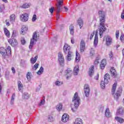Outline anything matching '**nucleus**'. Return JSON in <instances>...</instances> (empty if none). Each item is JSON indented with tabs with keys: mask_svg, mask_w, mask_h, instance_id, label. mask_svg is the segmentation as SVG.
Returning a JSON list of instances; mask_svg holds the SVG:
<instances>
[{
	"mask_svg": "<svg viewBox=\"0 0 124 124\" xmlns=\"http://www.w3.org/2000/svg\"><path fill=\"white\" fill-rule=\"evenodd\" d=\"M21 43L22 45H25V44H26V40L25 39V38H21Z\"/></svg>",
	"mask_w": 124,
	"mask_h": 124,
	"instance_id": "nucleus-44",
	"label": "nucleus"
},
{
	"mask_svg": "<svg viewBox=\"0 0 124 124\" xmlns=\"http://www.w3.org/2000/svg\"><path fill=\"white\" fill-rule=\"evenodd\" d=\"M10 21H14L15 20V15L13 14L10 16Z\"/></svg>",
	"mask_w": 124,
	"mask_h": 124,
	"instance_id": "nucleus-43",
	"label": "nucleus"
},
{
	"mask_svg": "<svg viewBox=\"0 0 124 124\" xmlns=\"http://www.w3.org/2000/svg\"><path fill=\"white\" fill-rule=\"evenodd\" d=\"M78 23L80 29H82L83 25V20H82L81 18H79L78 20Z\"/></svg>",
	"mask_w": 124,
	"mask_h": 124,
	"instance_id": "nucleus-27",
	"label": "nucleus"
},
{
	"mask_svg": "<svg viewBox=\"0 0 124 124\" xmlns=\"http://www.w3.org/2000/svg\"><path fill=\"white\" fill-rule=\"evenodd\" d=\"M63 8L65 9V11H68V8L66 7H63Z\"/></svg>",
	"mask_w": 124,
	"mask_h": 124,
	"instance_id": "nucleus-62",
	"label": "nucleus"
},
{
	"mask_svg": "<svg viewBox=\"0 0 124 124\" xmlns=\"http://www.w3.org/2000/svg\"><path fill=\"white\" fill-rule=\"evenodd\" d=\"M57 0L58 3L56 4L55 10L57 12L56 19L58 20L60 19V12H62V9H63V1L62 0Z\"/></svg>",
	"mask_w": 124,
	"mask_h": 124,
	"instance_id": "nucleus-2",
	"label": "nucleus"
},
{
	"mask_svg": "<svg viewBox=\"0 0 124 124\" xmlns=\"http://www.w3.org/2000/svg\"><path fill=\"white\" fill-rule=\"evenodd\" d=\"M6 24L7 25V26H9L10 24H9V22H6Z\"/></svg>",
	"mask_w": 124,
	"mask_h": 124,
	"instance_id": "nucleus-64",
	"label": "nucleus"
},
{
	"mask_svg": "<svg viewBox=\"0 0 124 124\" xmlns=\"http://www.w3.org/2000/svg\"><path fill=\"white\" fill-rule=\"evenodd\" d=\"M105 115L107 118H110L111 115V112H110V110H109L108 108H106L105 112Z\"/></svg>",
	"mask_w": 124,
	"mask_h": 124,
	"instance_id": "nucleus-22",
	"label": "nucleus"
},
{
	"mask_svg": "<svg viewBox=\"0 0 124 124\" xmlns=\"http://www.w3.org/2000/svg\"><path fill=\"white\" fill-rule=\"evenodd\" d=\"M29 7H30V5H29V4H28L27 3L24 4L22 6V8L24 9L29 8Z\"/></svg>",
	"mask_w": 124,
	"mask_h": 124,
	"instance_id": "nucleus-41",
	"label": "nucleus"
},
{
	"mask_svg": "<svg viewBox=\"0 0 124 124\" xmlns=\"http://www.w3.org/2000/svg\"><path fill=\"white\" fill-rule=\"evenodd\" d=\"M110 71L111 77H113V78H116V77L118 76V73H117V71H116V69L114 67H111Z\"/></svg>",
	"mask_w": 124,
	"mask_h": 124,
	"instance_id": "nucleus-12",
	"label": "nucleus"
},
{
	"mask_svg": "<svg viewBox=\"0 0 124 124\" xmlns=\"http://www.w3.org/2000/svg\"><path fill=\"white\" fill-rule=\"evenodd\" d=\"M23 99H29L30 98V94L28 93H24L22 95Z\"/></svg>",
	"mask_w": 124,
	"mask_h": 124,
	"instance_id": "nucleus-24",
	"label": "nucleus"
},
{
	"mask_svg": "<svg viewBox=\"0 0 124 124\" xmlns=\"http://www.w3.org/2000/svg\"><path fill=\"white\" fill-rule=\"evenodd\" d=\"M4 31L5 35H6L7 37H9V36H10V32H9L8 30H7V29L4 28Z\"/></svg>",
	"mask_w": 124,
	"mask_h": 124,
	"instance_id": "nucleus-32",
	"label": "nucleus"
},
{
	"mask_svg": "<svg viewBox=\"0 0 124 124\" xmlns=\"http://www.w3.org/2000/svg\"><path fill=\"white\" fill-rule=\"evenodd\" d=\"M4 5H1L0 6V12L1 13L4 10Z\"/></svg>",
	"mask_w": 124,
	"mask_h": 124,
	"instance_id": "nucleus-48",
	"label": "nucleus"
},
{
	"mask_svg": "<svg viewBox=\"0 0 124 124\" xmlns=\"http://www.w3.org/2000/svg\"><path fill=\"white\" fill-rule=\"evenodd\" d=\"M63 84V82H62V81H56L55 82V85L56 86H62V85Z\"/></svg>",
	"mask_w": 124,
	"mask_h": 124,
	"instance_id": "nucleus-40",
	"label": "nucleus"
},
{
	"mask_svg": "<svg viewBox=\"0 0 124 124\" xmlns=\"http://www.w3.org/2000/svg\"><path fill=\"white\" fill-rule=\"evenodd\" d=\"M38 66H39V63H36L33 66V68H35V70H36L38 68Z\"/></svg>",
	"mask_w": 124,
	"mask_h": 124,
	"instance_id": "nucleus-46",
	"label": "nucleus"
},
{
	"mask_svg": "<svg viewBox=\"0 0 124 124\" xmlns=\"http://www.w3.org/2000/svg\"><path fill=\"white\" fill-rule=\"evenodd\" d=\"M74 124H83L82 119H81L80 118L76 119L74 122Z\"/></svg>",
	"mask_w": 124,
	"mask_h": 124,
	"instance_id": "nucleus-29",
	"label": "nucleus"
},
{
	"mask_svg": "<svg viewBox=\"0 0 124 124\" xmlns=\"http://www.w3.org/2000/svg\"><path fill=\"white\" fill-rule=\"evenodd\" d=\"M44 71V68H43V67L41 66L38 72H37V74H38V75H40L43 73Z\"/></svg>",
	"mask_w": 124,
	"mask_h": 124,
	"instance_id": "nucleus-35",
	"label": "nucleus"
},
{
	"mask_svg": "<svg viewBox=\"0 0 124 124\" xmlns=\"http://www.w3.org/2000/svg\"><path fill=\"white\" fill-rule=\"evenodd\" d=\"M106 64H107L106 60L103 59L100 64V67L101 69H103L104 68H105V66L106 65Z\"/></svg>",
	"mask_w": 124,
	"mask_h": 124,
	"instance_id": "nucleus-21",
	"label": "nucleus"
},
{
	"mask_svg": "<svg viewBox=\"0 0 124 124\" xmlns=\"http://www.w3.org/2000/svg\"><path fill=\"white\" fill-rule=\"evenodd\" d=\"M68 119H69V115L65 113L62 116V121L64 123H66L68 121Z\"/></svg>",
	"mask_w": 124,
	"mask_h": 124,
	"instance_id": "nucleus-17",
	"label": "nucleus"
},
{
	"mask_svg": "<svg viewBox=\"0 0 124 124\" xmlns=\"http://www.w3.org/2000/svg\"><path fill=\"white\" fill-rule=\"evenodd\" d=\"M76 61L77 62H80V54L78 51H76Z\"/></svg>",
	"mask_w": 124,
	"mask_h": 124,
	"instance_id": "nucleus-33",
	"label": "nucleus"
},
{
	"mask_svg": "<svg viewBox=\"0 0 124 124\" xmlns=\"http://www.w3.org/2000/svg\"><path fill=\"white\" fill-rule=\"evenodd\" d=\"M121 18L124 19V12H122L121 14Z\"/></svg>",
	"mask_w": 124,
	"mask_h": 124,
	"instance_id": "nucleus-58",
	"label": "nucleus"
},
{
	"mask_svg": "<svg viewBox=\"0 0 124 124\" xmlns=\"http://www.w3.org/2000/svg\"><path fill=\"white\" fill-rule=\"evenodd\" d=\"M37 41V34L36 32H34L32 35V38L31 39L30 45L29 46V49H31L34 44V41Z\"/></svg>",
	"mask_w": 124,
	"mask_h": 124,
	"instance_id": "nucleus-6",
	"label": "nucleus"
},
{
	"mask_svg": "<svg viewBox=\"0 0 124 124\" xmlns=\"http://www.w3.org/2000/svg\"><path fill=\"white\" fill-rule=\"evenodd\" d=\"M95 64H97L98 63H99V61H98V59H96L94 61Z\"/></svg>",
	"mask_w": 124,
	"mask_h": 124,
	"instance_id": "nucleus-56",
	"label": "nucleus"
},
{
	"mask_svg": "<svg viewBox=\"0 0 124 124\" xmlns=\"http://www.w3.org/2000/svg\"><path fill=\"white\" fill-rule=\"evenodd\" d=\"M0 53L2 55V58L4 60H6L10 55H11V47L9 46L5 49L3 47L0 48Z\"/></svg>",
	"mask_w": 124,
	"mask_h": 124,
	"instance_id": "nucleus-3",
	"label": "nucleus"
},
{
	"mask_svg": "<svg viewBox=\"0 0 124 124\" xmlns=\"http://www.w3.org/2000/svg\"><path fill=\"white\" fill-rule=\"evenodd\" d=\"M120 39H121V40H124V35H122L121 36Z\"/></svg>",
	"mask_w": 124,
	"mask_h": 124,
	"instance_id": "nucleus-60",
	"label": "nucleus"
},
{
	"mask_svg": "<svg viewBox=\"0 0 124 124\" xmlns=\"http://www.w3.org/2000/svg\"><path fill=\"white\" fill-rule=\"evenodd\" d=\"M72 101L74 102L75 108H72V110L73 112H75L78 107H79V105H80V97L78 96V93H77V92L75 93Z\"/></svg>",
	"mask_w": 124,
	"mask_h": 124,
	"instance_id": "nucleus-4",
	"label": "nucleus"
},
{
	"mask_svg": "<svg viewBox=\"0 0 124 124\" xmlns=\"http://www.w3.org/2000/svg\"><path fill=\"white\" fill-rule=\"evenodd\" d=\"M109 56L110 60H113V58H114V54H113V52L112 51L110 52Z\"/></svg>",
	"mask_w": 124,
	"mask_h": 124,
	"instance_id": "nucleus-45",
	"label": "nucleus"
},
{
	"mask_svg": "<svg viewBox=\"0 0 124 124\" xmlns=\"http://www.w3.org/2000/svg\"><path fill=\"white\" fill-rule=\"evenodd\" d=\"M43 100H41L40 104H39V106H41V105H43L45 104V97H43Z\"/></svg>",
	"mask_w": 124,
	"mask_h": 124,
	"instance_id": "nucleus-39",
	"label": "nucleus"
},
{
	"mask_svg": "<svg viewBox=\"0 0 124 124\" xmlns=\"http://www.w3.org/2000/svg\"><path fill=\"white\" fill-rule=\"evenodd\" d=\"M86 48V44L84 40H81L80 44V51L81 53H83L85 51Z\"/></svg>",
	"mask_w": 124,
	"mask_h": 124,
	"instance_id": "nucleus-13",
	"label": "nucleus"
},
{
	"mask_svg": "<svg viewBox=\"0 0 124 124\" xmlns=\"http://www.w3.org/2000/svg\"><path fill=\"white\" fill-rule=\"evenodd\" d=\"M27 78L28 81H30V80H31V72H28L27 73Z\"/></svg>",
	"mask_w": 124,
	"mask_h": 124,
	"instance_id": "nucleus-47",
	"label": "nucleus"
},
{
	"mask_svg": "<svg viewBox=\"0 0 124 124\" xmlns=\"http://www.w3.org/2000/svg\"><path fill=\"white\" fill-rule=\"evenodd\" d=\"M38 58V56H36L34 58H31V63H35V62H36V61H37Z\"/></svg>",
	"mask_w": 124,
	"mask_h": 124,
	"instance_id": "nucleus-34",
	"label": "nucleus"
},
{
	"mask_svg": "<svg viewBox=\"0 0 124 124\" xmlns=\"http://www.w3.org/2000/svg\"><path fill=\"white\" fill-rule=\"evenodd\" d=\"M93 55H94V51L91 50L90 51V56H93Z\"/></svg>",
	"mask_w": 124,
	"mask_h": 124,
	"instance_id": "nucleus-53",
	"label": "nucleus"
},
{
	"mask_svg": "<svg viewBox=\"0 0 124 124\" xmlns=\"http://www.w3.org/2000/svg\"><path fill=\"white\" fill-rule=\"evenodd\" d=\"M98 43V36L97 35V32H96L95 34L94 40L93 42V45L95 47H96V45H97Z\"/></svg>",
	"mask_w": 124,
	"mask_h": 124,
	"instance_id": "nucleus-18",
	"label": "nucleus"
},
{
	"mask_svg": "<svg viewBox=\"0 0 124 124\" xmlns=\"http://www.w3.org/2000/svg\"><path fill=\"white\" fill-rule=\"evenodd\" d=\"M109 80H110V75L109 74L107 73L104 77V81L106 84L109 83Z\"/></svg>",
	"mask_w": 124,
	"mask_h": 124,
	"instance_id": "nucleus-19",
	"label": "nucleus"
},
{
	"mask_svg": "<svg viewBox=\"0 0 124 124\" xmlns=\"http://www.w3.org/2000/svg\"><path fill=\"white\" fill-rule=\"evenodd\" d=\"M16 35H17V32L16 31H14L12 33V38H14L15 37H16Z\"/></svg>",
	"mask_w": 124,
	"mask_h": 124,
	"instance_id": "nucleus-42",
	"label": "nucleus"
},
{
	"mask_svg": "<svg viewBox=\"0 0 124 124\" xmlns=\"http://www.w3.org/2000/svg\"><path fill=\"white\" fill-rule=\"evenodd\" d=\"M100 111L102 113H103V112L104 111V106H103V105H101L100 106Z\"/></svg>",
	"mask_w": 124,
	"mask_h": 124,
	"instance_id": "nucleus-50",
	"label": "nucleus"
},
{
	"mask_svg": "<svg viewBox=\"0 0 124 124\" xmlns=\"http://www.w3.org/2000/svg\"><path fill=\"white\" fill-rule=\"evenodd\" d=\"M106 44L107 46H109L112 44V38L110 36H108L106 40Z\"/></svg>",
	"mask_w": 124,
	"mask_h": 124,
	"instance_id": "nucleus-16",
	"label": "nucleus"
},
{
	"mask_svg": "<svg viewBox=\"0 0 124 124\" xmlns=\"http://www.w3.org/2000/svg\"><path fill=\"white\" fill-rule=\"evenodd\" d=\"M93 74H94V66H91L89 68V75L90 77H93Z\"/></svg>",
	"mask_w": 124,
	"mask_h": 124,
	"instance_id": "nucleus-14",
	"label": "nucleus"
},
{
	"mask_svg": "<svg viewBox=\"0 0 124 124\" xmlns=\"http://www.w3.org/2000/svg\"><path fill=\"white\" fill-rule=\"evenodd\" d=\"M39 91H40V88L37 87L36 89V92H39Z\"/></svg>",
	"mask_w": 124,
	"mask_h": 124,
	"instance_id": "nucleus-61",
	"label": "nucleus"
},
{
	"mask_svg": "<svg viewBox=\"0 0 124 124\" xmlns=\"http://www.w3.org/2000/svg\"><path fill=\"white\" fill-rule=\"evenodd\" d=\"M123 91L122 90L121 88H119L118 90L117 91L115 94L114 95V97L116 100H118L119 99V97L121 96V94H122V92Z\"/></svg>",
	"mask_w": 124,
	"mask_h": 124,
	"instance_id": "nucleus-11",
	"label": "nucleus"
},
{
	"mask_svg": "<svg viewBox=\"0 0 124 124\" xmlns=\"http://www.w3.org/2000/svg\"><path fill=\"white\" fill-rule=\"evenodd\" d=\"M65 73L67 76V78H69V77H71V74H72V70L70 69V68H68L67 70L65 71Z\"/></svg>",
	"mask_w": 124,
	"mask_h": 124,
	"instance_id": "nucleus-20",
	"label": "nucleus"
},
{
	"mask_svg": "<svg viewBox=\"0 0 124 124\" xmlns=\"http://www.w3.org/2000/svg\"><path fill=\"white\" fill-rule=\"evenodd\" d=\"M94 78H95V80H96L97 81L98 80V78H99V74H97L96 76Z\"/></svg>",
	"mask_w": 124,
	"mask_h": 124,
	"instance_id": "nucleus-55",
	"label": "nucleus"
},
{
	"mask_svg": "<svg viewBox=\"0 0 124 124\" xmlns=\"http://www.w3.org/2000/svg\"><path fill=\"white\" fill-rule=\"evenodd\" d=\"M49 10L51 14H53L54 13V10H55V8L52 7L49 9Z\"/></svg>",
	"mask_w": 124,
	"mask_h": 124,
	"instance_id": "nucleus-49",
	"label": "nucleus"
},
{
	"mask_svg": "<svg viewBox=\"0 0 124 124\" xmlns=\"http://www.w3.org/2000/svg\"><path fill=\"white\" fill-rule=\"evenodd\" d=\"M15 101V93H14L11 97L10 103L11 105H13L14 104V102Z\"/></svg>",
	"mask_w": 124,
	"mask_h": 124,
	"instance_id": "nucleus-30",
	"label": "nucleus"
},
{
	"mask_svg": "<svg viewBox=\"0 0 124 124\" xmlns=\"http://www.w3.org/2000/svg\"><path fill=\"white\" fill-rule=\"evenodd\" d=\"M12 72L13 73H15L16 71H15V68H14V67H12Z\"/></svg>",
	"mask_w": 124,
	"mask_h": 124,
	"instance_id": "nucleus-59",
	"label": "nucleus"
},
{
	"mask_svg": "<svg viewBox=\"0 0 124 124\" xmlns=\"http://www.w3.org/2000/svg\"><path fill=\"white\" fill-rule=\"evenodd\" d=\"M78 72H79V66H75L74 70V75H78Z\"/></svg>",
	"mask_w": 124,
	"mask_h": 124,
	"instance_id": "nucleus-28",
	"label": "nucleus"
},
{
	"mask_svg": "<svg viewBox=\"0 0 124 124\" xmlns=\"http://www.w3.org/2000/svg\"><path fill=\"white\" fill-rule=\"evenodd\" d=\"M106 83H105V81H103V80H101V88H102V89H105V84Z\"/></svg>",
	"mask_w": 124,
	"mask_h": 124,
	"instance_id": "nucleus-38",
	"label": "nucleus"
},
{
	"mask_svg": "<svg viewBox=\"0 0 124 124\" xmlns=\"http://www.w3.org/2000/svg\"><path fill=\"white\" fill-rule=\"evenodd\" d=\"M115 120L118 122V123H120V124H123L124 123V119L119 117H115Z\"/></svg>",
	"mask_w": 124,
	"mask_h": 124,
	"instance_id": "nucleus-31",
	"label": "nucleus"
},
{
	"mask_svg": "<svg viewBox=\"0 0 124 124\" xmlns=\"http://www.w3.org/2000/svg\"><path fill=\"white\" fill-rule=\"evenodd\" d=\"M93 35H94V31H93V33H91V35L90 36V40H92L93 39Z\"/></svg>",
	"mask_w": 124,
	"mask_h": 124,
	"instance_id": "nucleus-52",
	"label": "nucleus"
},
{
	"mask_svg": "<svg viewBox=\"0 0 124 124\" xmlns=\"http://www.w3.org/2000/svg\"><path fill=\"white\" fill-rule=\"evenodd\" d=\"M36 21V15H34L32 18V21L35 22Z\"/></svg>",
	"mask_w": 124,
	"mask_h": 124,
	"instance_id": "nucleus-51",
	"label": "nucleus"
},
{
	"mask_svg": "<svg viewBox=\"0 0 124 124\" xmlns=\"http://www.w3.org/2000/svg\"><path fill=\"white\" fill-rule=\"evenodd\" d=\"M63 50L65 54H68L66 58L67 61H71V58L72 57V52L70 51V46L67 44H65L63 46Z\"/></svg>",
	"mask_w": 124,
	"mask_h": 124,
	"instance_id": "nucleus-5",
	"label": "nucleus"
},
{
	"mask_svg": "<svg viewBox=\"0 0 124 124\" xmlns=\"http://www.w3.org/2000/svg\"><path fill=\"white\" fill-rule=\"evenodd\" d=\"M28 31V27L26 26V25H23L21 28V33H24L27 31Z\"/></svg>",
	"mask_w": 124,
	"mask_h": 124,
	"instance_id": "nucleus-25",
	"label": "nucleus"
},
{
	"mask_svg": "<svg viewBox=\"0 0 124 124\" xmlns=\"http://www.w3.org/2000/svg\"><path fill=\"white\" fill-rule=\"evenodd\" d=\"M70 34L73 35L74 34V26L72 25H71L69 27Z\"/></svg>",
	"mask_w": 124,
	"mask_h": 124,
	"instance_id": "nucleus-26",
	"label": "nucleus"
},
{
	"mask_svg": "<svg viewBox=\"0 0 124 124\" xmlns=\"http://www.w3.org/2000/svg\"><path fill=\"white\" fill-rule=\"evenodd\" d=\"M17 86H18L19 91H21V90H22V88H23V84H22L21 81H18Z\"/></svg>",
	"mask_w": 124,
	"mask_h": 124,
	"instance_id": "nucleus-37",
	"label": "nucleus"
},
{
	"mask_svg": "<svg viewBox=\"0 0 124 124\" xmlns=\"http://www.w3.org/2000/svg\"><path fill=\"white\" fill-rule=\"evenodd\" d=\"M99 16L100 17V26L99 27V31L100 37H102L103 32L106 31L104 23L105 22V13L102 11H99Z\"/></svg>",
	"mask_w": 124,
	"mask_h": 124,
	"instance_id": "nucleus-1",
	"label": "nucleus"
},
{
	"mask_svg": "<svg viewBox=\"0 0 124 124\" xmlns=\"http://www.w3.org/2000/svg\"><path fill=\"white\" fill-rule=\"evenodd\" d=\"M8 42L13 47H15L18 45L17 40L14 38H12L11 39H9Z\"/></svg>",
	"mask_w": 124,
	"mask_h": 124,
	"instance_id": "nucleus-9",
	"label": "nucleus"
},
{
	"mask_svg": "<svg viewBox=\"0 0 124 124\" xmlns=\"http://www.w3.org/2000/svg\"><path fill=\"white\" fill-rule=\"evenodd\" d=\"M90 86L88 84H85L84 87V93L86 97L90 96Z\"/></svg>",
	"mask_w": 124,
	"mask_h": 124,
	"instance_id": "nucleus-7",
	"label": "nucleus"
},
{
	"mask_svg": "<svg viewBox=\"0 0 124 124\" xmlns=\"http://www.w3.org/2000/svg\"><path fill=\"white\" fill-rule=\"evenodd\" d=\"M124 108L120 107L119 108V109L117 110V111L116 112V115L117 116H123L124 115Z\"/></svg>",
	"mask_w": 124,
	"mask_h": 124,
	"instance_id": "nucleus-15",
	"label": "nucleus"
},
{
	"mask_svg": "<svg viewBox=\"0 0 124 124\" xmlns=\"http://www.w3.org/2000/svg\"><path fill=\"white\" fill-rule=\"evenodd\" d=\"M119 31H116V38H119Z\"/></svg>",
	"mask_w": 124,
	"mask_h": 124,
	"instance_id": "nucleus-54",
	"label": "nucleus"
},
{
	"mask_svg": "<svg viewBox=\"0 0 124 124\" xmlns=\"http://www.w3.org/2000/svg\"><path fill=\"white\" fill-rule=\"evenodd\" d=\"M71 42L72 44H74L75 41H74V38H71Z\"/></svg>",
	"mask_w": 124,
	"mask_h": 124,
	"instance_id": "nucleus-57",
	"label": "nucleus"
},
{
	"mask_svg": "<svg viewBox=\"0 0 124 124\" xmlns=\"http://www.w3.org/2000/svg\"><path fill=\"white\" fill-rule=\"evenodd\" d=\"M56 109L58 111H61L62 109V104H59L56 106Z\"/></svg>",
	"mask_w": 124,
	"mask_h": 124,
	"instance_id": "nucleus-36",
	"label": "nucleus"
},
{
	"mask_svg": "<svg viewBox=\"0 0 124 124\" xmlns=\"http://www.w3.org/2000/svg\"><path fill=\"white\" fill-rule=\"evenodd\" d=\"M58 61L61 65H62V64H64V57H63V55L62 54V52H59L58 53Z\"/></svg>",
	"mask_w": 124,
	"mask_h": 124,
	"instance_id": "nucleus-8",
	"label": "nucleus"
},
{
	"mask_svg": "<svg viewBox=\"0 0 124 124\" xmlns=\"http://www.w3.org/2000/svg\"><path fill=\"white\" fill-rule=\"evenodd\" d=\"M20 19L22 22H28L29 20V14L25 13L21 15L20 16Z\"/></svg>",
	"mask_w": 124,
	"mask_h": 124,
	"instance_id": "nucleus-10",
	"label": "nucleus"
},
{
	"mask_svg": "<svg viewBox=\"0 0 124 124\" xmlns=\"http://www.w3.org/2000/svg\"><path fill=\"white\" fill-rule=\"evenodd\" d=\"M117 82L114 83V84L112 86V88L111 89V93L113 95L115 94V93L116 92V89H117Z\"/></svg>",
	"mask_w": 124,
	"mask_h": 124,
	"instance_id": "nucleus-23",
	"label": "nucleus"
},
{
	"mask_svg": "<svg viewBox=\"0 0 124 124\" xmlns=\"http://www.w3.org/2000/svg\"><path fill=\"white\" fill-rule=\"evenodd\" d=\"M122 54L123 55V56L124 57V48L122 50Z\"/></svg>",
	"mask_w": 124,
	"mask_h": 124,
	"instance_id": "nucleus-63",
	"label": "nucleus"
}]
</instances>
